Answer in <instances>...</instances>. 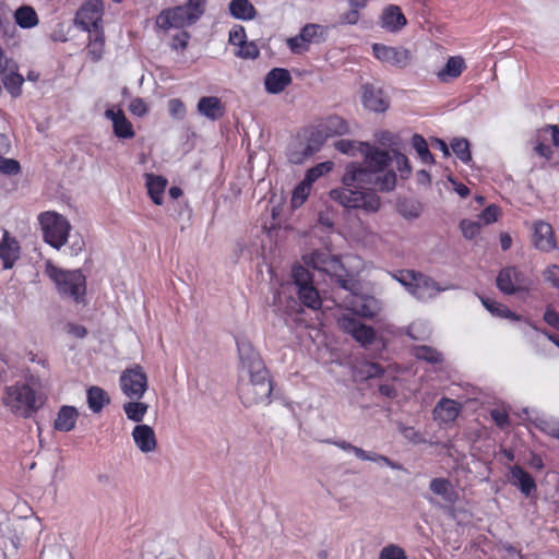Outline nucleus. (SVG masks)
Returning a JSON list of instances; mask_svg holds the SVG:
<instances>
[{"mask_svg":"<svg viewBox=\"0 0 559 559\" xmlns=\"http://www.w3.org/2000/svg\"><path fill=\"white\" fill-rule=\"evenodd\" d=\"M376 173L365 164L350 163L345 168L342 188L330 191V197L344 207L377 212L380 198L370 186H374Z\"/></svg>","mask_w":559,"mask_h":559,"instance_id":"nucleus-1","label":"nucleus"},{"mask_svg":"<svg viewBox=\"0 0 559 559\" xmlns=\"http://www.w3.org/2000/svg\"><path fill=\"white\" fill-rule=\"evenodd\" d=\"M304 262L314 271L328 275L332 283H335L345 290L353 292L355 282L348 278L347 271L335 255L324 250H314L304 255Z\"/></svg>","mask_w":559,"mask_h":559,"instance_id":"nucleus-2","label":"nucleus"},{"mask_svg":"<svg viewBox=\"0 0 559 559\" xmlns=\"http://www.w3.org/2000/svg\"><path fill=\"white\" fill-rule=\"evenodd\" d=\"M2 402L11 413L23 418L31 417L43 404L35 390L24 382L7 386Z\"/></svg>","mask_w":559,"mask_h":559,"instance_id":"nucleus-3","label":"nucleus"},{"mask_svg":"<svg viewBox=\"0 0 559 559\" xmlns=\"http://www.w3.org/2000/svg\"><path fill=\"white\" fill-rule=\"evenodd\" d=\"M205 0H188L186 4L163 10L156 16L162 29L183 28L194 24L204 13Z\"/></svg>","mask_w":559,"mask_h":559,"instance_id":"nucleus-4","label":"nucleus"},{"mask_svg":"<svg viewBox=\"0 0 559 559\" xmlns=\"http://www.w3.org/2000/svg\"><path fill=\"white\" fill-rule=\"evenodd\" d=\"M46 275L55 283L58 293L75 302H81L86 290V280L80 270L67 271L47 262Z\"/></svg>","mask_w":559,"mask_h":559,"instance_id":"nucleus-5","label":"nucleus"},{"mask_svg":"<svg viewBox=\"0 0 559 559\" xmlns=\"http://www.w3.org/2000/svg\"><path fill=\"white\" fill-rule=\"evenodd\" d=\"M392 277L401 283L415 298L423 301L431 299L450 288L441 287L431 277L412 270H401L392 274Z\"/></svg>","mask_w":559,"mask_h":559,"instance_id":"nucleus-6","label":"nucleus"},{"mask_svg":"<svg viewBox=\"0 0 559 559\" xmlns=\"http://www.w3.org/2000/svg\"><path fill=\"white\" fill-rule=\"evenodd\" d=\"M38 222L46 243L59 250L68 241L71 225L61 214L52 211L38 215Z\"/></svg>","mask_w":559,"mask_h":559,"instance_id":"nucleus-7","label":"nucleus"},{"mask_svg":"<svg viewBox=\"0 0 559 559\" xmlns=\"http://www.w3.org/2000/svg\"><path fill=\"white\" fill-rule=\"evenodd\" d=\"M248 382L240 389V397L246 406L269 403L273 391V384L267 369L257 373L248 374Z\"/></svg>","mask_w":559,"mask_h":559,"instance_id":"nucleus-8","label":"nucleus"},{"mask_svg":"<svg viewBox=\"0 0 559 559\" xmlns=\"http://www.w3.org/2000/svg\"><path fill=\"white\" fill-rule=\"evenodd\" d=\"M121 391L130 400H140L147 390V376L140 365L122 371L119 379Z\"/></svg>","mask_w":559,"mask_h":559,"instance_id":"nucleus-9","label":"nucleus"},{"mask_svg":"<svg viewBox=\"0 0 559 559\" xmlns=\"http://www.w3.org/2000/svg\"><path fill=\"white\" fill-rule=\"evenodd\" d=\"M498 289L506 295L527 292L531 285L528 277L515 266H506L497 275Z\"/></svg>","mask_w":559,"mask_h":559,"instance_id":"nucleus-10","label":"nucleus"},{"mask_svg":"<svg viewBox=\"0 0 559 559\" xmlns=\"http://www.w3.org/2000/svg\"><path fill=\"white\" fill-rule=\"evenodd\" d=\"M337 324L343 332L349 334L362 347H368L376 340L374 329L354 317L343 314L337 319Z\"/></svg>","mask_w":559,"mask_h":559,"instance_id":"nucleus-11","label":"nucleus"},{"mask_svg":"<svg viewBox=\"0 0 559 559\" xmlns=\"http://www.w3.org/2000/svg\"><path fill=\"white\" fill-rule=\"evenodd\" d=\"M104 4L102 0H87L78 11L75 22L84 31L92 33L103 31Z\"/></svg>","mask_w":559,"mask_h":559,"instance_id":"nucleus-12","label":"nucleus"},{"mask_svg":"<svg viewBox=\"0 0 559 559\" xmlns=\"http://www.w3.org/2000/svg\"><path fill=\"white\" fill-rule=\"evenodd\" d=\"M236 343L241 373L248 376L266 370L259 353L247 338L239 337L236 340Z\"/></svg>","mask_w":559,"mask_h":559,"instance_id":"nucleus-13","label":"nucleus"},{"mask_svg":"<svg viewBox=\"0 0 559 559\" xmlns=\"http://www.w3.org/2000/svg\"><path fill=\"white\" fill-rule=\"evenodd\" d=\"M372 51L378 60L396 68H405L411 62V52L403 47L373 44Z\"/></svg>","mask_w":559,"mask_h":559,"instance_id":"nucleus-14","label":"nucleus"},{"mask_svg":"<svg viewBox=\"0 0 559 559\" xmlns=\"http://www.w3.org/2000/svg\"><path fill=\"white\" fill-rule=\"evenodd\" d=\"M347 308L356 316L371 319L382 309L380 300L369 295H353L347 301Z\"/></svg>","mask_w":559,"mask_h":559,"instance_id":"nucleus-15","label":"nucleus"},{"mask_svg":"<svg viewBox=\"0 0 559 559\" xmlns=\"http://www.w3.org/2000/svg\"><path fill=\"white\" fill-rule=\"evenodd\" d=\"M360 152L364 154V163L376 174L383 173L390 163L392 157L388 151L380 150L368 143H360Z\"/></svg>","mask_w":559,"mask_h":559,"instance_id":"nucleus-16","label":"nucleus"},{"mask_svg":"<svg viewBox=\"0 0 559 559\" xmlns=\"http://www.w3.org/2000/svg\"><path fill=\"white\" fill-rule=\"evenodd\" d=\"M20 255L21 246L19 240L7 229H3L2 238L0 240V260L2 261L3 269H12L15 262L20 259Z\"/></svg>","mask_w":559,"mask_h":559,"instance_id":"nucleus-17","label":"nucleus"},{"mask_svg":"<svg viewBox=\"0 0 559 559\" xmlns=\"http://www.w3.org/2000/svg\"><path fill=\"white\" fill-rule=\"evenodd\" d=\"M533 245L543 252H550L556 248V239L552 226L544 221L533 224Z\"/></svg>","mask_w":559,"mask_h":559,"instance_id":"nucleus-18","label":"nucleus"},{"mask_svg":"<svg viewBox=\"0 0 559 559\" xmlns=\"http://www.w3.org/2000/svg\"><path fill=\"white\" fill-rule=\"evenodd\" d=\"M361 102L365 108L374 112H384L390 106L389 98L383 91L370 84L362 86Z\"/></svg>","mask_w":559,"mask_h":559,"instance_id":"nucleus-19","label":"nucleus"},{"mask_svg":"<svg viewBox=\"0 0 559 559\" xmlns=\"http://www.w3.org/2000/svg\"><path fill=\"white\" fill-rule=\"evenodd\" d=\"M328 442L340 448L343 451L353 452L356 455V457L361 461L381 462L393 469L401 468V466L397 463L391 461L389 457L374 452H367L364 449L353 445L352 443L345 440H329Z\"/></svg>","mask_w":559,"mask_h":559,"instance_id":"nucleus-20","label":"nucleus"},{"mask_svg":"<svg viewBox=\"0 0 559 559\" xmlns=\"http://www.w3.org/2000/svg\"><path fill=\"white\" fill-rule=\"evenodd\" d=\"M407 23L405 15L400 7L394 4L386 5L380 15V26L388 32L397 33Z\"/></svg>","mask_w":559,"mask_h":559,"instance_id":"nucleus-21","label":"nucleus"},{"mask_svg":"<svg viewBox=\"0 0 559 559\" xmlns=\"http://www.w3.org/2000/svg\"><path fill=\"white\" fill-rule=\"evenodd\" d=\"M132 438L136 448L142 453L154 452L157 448L156 435L154 429L148 425H136L132 430Z\"/></svg>","mask_w":559,"mask_h":559,"instance_id":"nucleus-22","label":"nucleus"},{"mask_svg":"<svg viewBox=\"0 0 559 559\" xmlns=\"http://www.w3.org/2000/svg\"><path fill=\"white\" fill-rule=\"evenodd\" d=\"M292 83L288 70L274 68L264 78V87L269 94H280Z\"/></svg>","mask_w":559,"mask_h":559,"instance_id":"nucleus-23","label":"nucleus"},{"mask_svg":"<svg viewBox=\"0 0 559 559\" xmlns=\"http://www.w3.org/2000/svg\"><path fill=\"white\" fill-rule=\"evenodd\" d=\"M105 117L112 122L114 134L120 139H132L134 130L132 123L127 119L121 109H106Z\"/></svg>","mask_w":559,"mask_h":559,"instance_id":"nucleus-24","label":"nucleus"},{"mask_svg":"<svg viewBox=\"0 0 559 559\" xmlns=\"http://www.w3.org/2000/svg\"><path fill=\"white\" fill-rule=\"evenodd\" d=\"M198 112L211 121H216L225 115V105L216 96H203L197 104Z\"/></svg>","mask_w":559,"mask_h":559,"instance_id":"nucleus-25","label":"nucleus"},{"mask_svg":"<svg viewBox=\"0 0 559 559\" xmlns=\"http://www.w3.org/2000/svg\"><path fill=\"white\" fill-rule=\"evenodd\" d=\"M461 412V405L454 400L442 397L433 408V418L443 424L453 423Z\"/></svg>","mask_w":559,"mask_h":559,"instance_id":"nucleus-26","label":"nucleus"},{"mask_svg":"<svg viewBox=\"0 0 559 559\" xmlns=\"http://www.w3.org/2000/svg\"><path fill=\"white\" fill-rule=\"evenodd\" d=\"M510 483L518 487L525 497H530L536 491L534 478L519 465L510 468Z\"/></svg>","mask_w":559,"mask_h":559,"instance_id":"nucleus-27","label":"nucleus"},{"mask_svg":"<svg viewBox=\"0 0 559 559\" xmlns=\"http://www.w3.org/2000/svg\"><path fill=\"white\" fill-rule=\"evenodd\" d=\"M466 69V63L463 57H450L442 70L437 73L439 81L447 83L451 80L459 78Z\"/></svg>","mask_w":559,"mask_h":559,"instance_id":"nucleus-28","label":"nucleus"},{"mask_svg":"<svg viewBox=\"0 0 559 559\" xmlns=\"http://www.w3.org/2000/svg\"><path fill=\"white\" fill-rule=\"evenodd\" d=\"M79 413L75 407L62 406L55 419L53 427L58 431L69 432L75 427Z\"/></svg>","mask_w":559,"mask_h":559,"instance_id":"nucleus-29","label":"nucleus"},{"mask_svg":"<svg viewBox=\"0 0 559 559\" xmlns=\"http://www.w3.org/2000/svg\"><path fill=\"white\" fill-rule=\"evenodd\" d=\"M312 155H314V153L310 148L309 144H307L302 135H298V138L292 143L288 150V160L295 165L302 164Z\"/></svg>","mask_w":559,"mask_h":559,"instance_id":"nucleus-30","label":"nucleus"},{"mask_svg":"<svg viewBox=\"0 0 559 559\" xmlns=\"http://www.w3.org/2000/svg\"><path fill=\"white\" fill-rule=\"evenodd\" d=\"M318 128L326 138L343 135L348 132V126L346 121L338 116H331L321 122Z\"/></svg>","mask_w":559,"mask_h":559,"instance_id":"nucleus-31","label":"nucleus"},{"mask_svg":"<svg viewBox=\"0 0 559 559\" xmlns=\"http://www.w3.org/2000/svg\"><path fill=\"white\" fill-rule=\"evenodd\" d=\"M429 489L437 496H440L445 502L454 503L457 495L453 489L451 481L447 478L438 477L430 480Z\"/></svg>","mask_w":559,"mask_h":559,"instance_id":"nucleus-32","label":"nucleus"},{"mask_svg":"<svg viewBox=\"0 0 559 559\" xmlns=\"http://www.w3.org/2000/svg\"><path fill=\"white\" fill-rule=\"evenodd\" d=\"M229 13L233 17L242 21H251L257 15V10L249 0H231Z\"/></svg>","mask_w":559,"mask_h":559,"instance_id":"nucleus-33","label":"nucleus"},{"mask_svg":"<svg viewBox=\"0 0 559 559\" xmlns=\"http://www.w3.org/2000/svg\"><path fill=\"white\" fill-rule=\"evenodd\" d=\"M145 177L147 192L151 199L155 204L160 205L163 203V194L167 186V180L162 176L151 174H147Z\"/></svg>","mask_w":559,"mask_h":559,"instance_id":"nucleus-34","label":"nucleus"},{"mask_svg":"<svg viewBox=\"0 0 559 559\" xmlns=\"http://www.w3.org/2000/svg\"><path fill=\"white\" fill-rule=\"evenodd\" d=\"M105 47L104 31L90 33V41L86 46V53L93 62L102 59Z\"/></svg>","mask_w":559,"mask_h":559,"instance_id":"nucleus-35","label":"nucleus"},{"mask_svg":"<svg viewBox=\"0 0 559 559\" xmlns=\"http://www.w3.org/2000/svg\"><path fill=\"white\" fill-rule=\"evenodd\" d=\"M484 307L492 314L499 318H506L514 321L521 320V317L511 311L507 306L489 298L480 297Z\"/></svg>","mask_w":559,"mask_h":559,"instance_id":"nucleus-36","label":"nucleus"},{"mask_svg":"<svg viewBox=\"0 0 559 559\" xmlns=\"http://www.w3.org/2000/svg\"><path fill=\"white\" fill-rule=\"evenodd\" d=\"M14 17L16 24L22 28H32L39 22L36 11L29 5L20 7L15 11Z\"/></svg>","mask_w":559,"mask_h":559,"instance_id":"nucleus-37","label":"nucleus"},{"mask_svg":"<svg viewBox=\"0 0 559 559\" xmlns=\"http://www.w3.org/2000/svg\"><path fill=\"white\" fill-rule=\"evenodd\" d=\"M87 403L94 413H98L109 403V397L102 388L92 386L87 390Z\"/></svg>","mask_w":559,"mask_h":559,"instance_id":"nucleus-38","label":"nucleus"},{"mask_svg":"<svg viewBox=\"0 0 559 559\" xmlns=\"http://www.w3.org/2000/svg\"><path fill=\"white\" fill-rule=\"evenodd\" d=\"M148 405L139 400H134L123 404V412L128 419L134 423H141L146 415Z\"/></svg>","mask_w":559,"mask_h":559,"instance_id":"nucleus-39","label":"nucleus"},{"mask_svg":"<svg viewBox=\"0 0 559 559\" xmlns=\"http://www.w3.org/2000/svg\"><path fill=\"white\" fill-rule=\"evenodd\" d=\"M298 296L300 301L308 308L318 309L321 306V298L313 285L299 288Z\"/></svg>","mask_w":559,"mask_h":559,"instance_id":"nucleus-40","label":"nucleus"},{"mask_svg":"<svg viewBox=\"0 0 559 559\" xmlns=\"http://www.w3.org/2000/svg\"><path fill=\"white\" fill-rule=\"evenodd\" d=\"M413 355L419 359L425 360L429 364H440L443 360L442 354L436 348L420 345L413 348Z\"/></svg>","mask_w":559,"mask_h":559,"instance_id":"nucleus-41","label":"nucleus"},{"mask_svg":"<svg viewBox=\"0 0 559 559\" xmlns=\"http://www.w3.org/2000/svg\"><path fill=\"white\" fill-rule=\"evenodd\" d=\"M5 90L11 94L12 97H19L22 93V85L24 78L17 72L7 73L2 79Z\"/></svg>","mask_w":559,"mask_h":559,"instance_id":"nucleus-42","label":"nucleus"},{"mask_svg":"<svg viewBox=\"0 0 559 559\" xmlns=\"http://www.w3.org/2000/svg\"><path fill=\"white\" fill-rule=\"evenodd\" d=\"M308 43H320L324 39V27L319 24H306L299 33Z\"/></svg>","mask_w":559,"mask_h":559,"instance_id":"nucleus-43","label":"nucleus"},{"mask_svg":"<svg viewBox=\"0 0 559 559\" xmlns=\"http://www.w3.org/2000/svg\"><path fill=\"white\" fill-rule=\"evenodd\" d=\"M302 138L306 140L307 144H309L314 154L320 151L321 146L326 141V138L318 127L306 131L302 134Z\"/></svg>","mask_w":559,"mask_h":559,"instance_id":"nucleus-44","label":"nucleus"},{"mask_svg":"<svg viewBox=\"0 0 559 559\" xmlns=\"http://www.w3.org/2000/svg\"><path fill=\"white\" fill-rule=\"evenodd\" d=\"M412 145L424 163H433V156L428 148L426 140L421 135L414 134L412 138Z\"/></svg>","mask_w":559,"mask_h":559,"instance_id":"nucleus-45","label":"nucleus"},{"mask_svg":"<svg viewBox=\"0 0 559 559\" xmlns=\"http://www.w3.org/2000/svg\"><path fill=\"white\" fill-rule=\"evenodd\" d=\"M333 166H334L333 162H330V160L319 163L316 166H313L307 170L304 179L312 185L320 177L330 173L333 169Z\"/></svg>","mask_w":559,"mask_h":559,"instance_id":"nucleus-46","label":"nucleus"},{"mask_svg":"<svg viewBox=\"0 0 559 559\" xmlns=\"http://www.w3.org/2000/svg\"><path fill=\"white\" fill-rule=\"evenodd\" d=\"M451 148L463 163L467 164L472 160L469 143L466 139H454L451 142Z\"/></svg>","mask_w":559,"mask_h":559,"instance_id":"nucleus-47","label":"nucleus"},{"mask_svg":"<svg viewBox=\"0 0 559 559\" xmlns=\"http://www.w3.org/2000/svg\"><path fill=\"white\" fill-rule=\"evenodd\" d=\"M374 186L382 191H392L396 186V175L388 170L383 175L376 174Z\"/></svg>","mask_w":559,"mask_h":559,"instance_id":"nucleus-48","label":"nucleus"},{"mask_svg":"<svg viewBox=\"0 0 559 559\" xmlns=\"http://www.w3.org/2000/svg\"><path fill=\"white\" fill-rule=\"evenodd\" d=\"M312 185L307 180H302L294 190L292 203L294 206H300L308 198Z\"/></svg>","mask_w":559,"mask_h":559,"instance_id":"nucleus-49","label":"nucleus"},{"mask_svg":"<svg viewBox=\"0 0 559 559\" xmlns=\"http://www.w3.org/2000/svg\"><path fill=\"white\" fill-rule=\"evenodd\" d=\"M293 278L298 289L301 288L302 286L312 285V275L310 274L308 269L301 265L294 266Z\"/></svg>","mask_w":559,"mask_h":559,"instance_id":"nucleus-50","label":"nucleus"},{"mask_svg":"<svg viewBox=\"0 0 559 559\" xmlns=\"http://www.w3.org/2000/svg\"><path fill=\"white\" fill-rule=\"evenodd\" d=\"M379 559H407V556L402 547L395 544H390L380 550Z\"/></svg>","mask_w":559,"mask_h":559,"instance_id":"nucleus-51","label":"nucleus"},{"mask_svg":"<svg viewBox=\"0 0 559 559\" xmlns=\"http://www.w3.org/2000/svg\"><path fill=\"white\" fill-rule=\"evenodd\" d=\"M235 53L237 57L242 59H257L260 55L258 46L253 41H245Z\"/></svg>","mask_w":559,"mask_h":559,"instance_id":"nucleus-52","label":"nucleus"},{"mask_svg":"<svg viewBox=\"0 0 559 559\" xmlns=\"http://www.w3.org/2000/svg\"><path fill=\"white\" fill-rule=\"evenodd\" d=\"M392 162L395 163L397 170L402 178H407L411 174V165L408 158L396 151L393 152Z\"/></svg>","mask_w":559,"mask_h":559,"instance_id":"nucleus-53","label":"nucleus"},{"mask_svg":"<svg viewBox=\"0 0 559 559\" xmlns=\"http://www.w3.org/2000/svg\"><path fill=\"white\" fill-rule=\"evenodd\" d=\"M460 228L462 230L463 236L466 239H473L476 237L480 230V223L474 222L469 219H463L460 223Z\"/></svg>","mask_w":559,"mask_h":559,"instance_id":"nucleus-54","label":"nucleus"},{"mask_svg":"<svg viewBox=\"0 0 559 559\" xmlns=\"http://www.w3.org/2000/svg\"><path fill=\"white\" fill-rule=\"evenodd\" d=\"M400 213L406 218H417L420 215V205L416 202H402L399 207Z\"/></svg>","mask_w":559,"mask_h":559,"instance_id":"nucleus-55","label":"nucleus"},{"mask_svg":"<svg viewBox=\"0 0 559 559\" xmlns=\"http://www.w3.org/2000/svg\"><path fill=\"white\" fill-rule=\"evenodd\" d=\"M286 44L294 53H302L309 49L308 43L300 34L295 37L287 38Z\"/></svg>","mask_w":559,"mask_h":559,"instance_id":"nucleus-56","label":"nucleus"},{"mask_svg":"<svg viewBox=\"0 0 559 559\" xmlns=\"http://www.w3.org/2000/svg\"><path fill=\"white\" fill-rule=\"evenodd\" d=\"M399 430L406 440L414 444L423 443L425 441L423 436L413 427L404 426L401 424L399 426Z\"/></svg>","mask_w":559,"mask_h":559,"instance_id":"nucleus-57","label":"nucleus"},{"mask_svg":"<svg viewBox=\"0 0 559 559\" xmlns=\"http://www.w3.org/2000/svg\"><path fill=\"white\" fill-rule=\"evenodd\" d=\"M20 164L15 159L5 158L0 155V171L7 175H16L20 171Z\"/></svg>","mask_w":559,"mask_h":559,"instance_id":"nucleus-58","label":"nucleus"},{"mask_svg":"<svg viewBox=\"0 0 559 559\" xmlns=\"http://www.w3.org/2000/svg\"><path fill=\"white\" fill-rule=\"evenodd\" d=\"M500 214V209L495 205H488L479 215V219L484 224H491L498 219V216Z\"/></svg>","mask_w":559,"mask_h":559,"instance_id":"nucleus-59","label":"nucleus"},{"mask_svg":"<svg viewBox=\"0 0 559 559\" xmlns=\"http://www.w3.org/2000/svg\"><path fill=\"white\" fill-rule=\"evenodd\" d=\"M168 110L174 118L181 119L186 115V106L179 98H173L168 102Z\"/></svg>","mask_w":559,"mask_h":559,"instance_id":"nucleus-60","label":"nucleus"},{"mask_svg":"<svg viewBox=\"0 0 559 559\" xmlns=\"http://www.w3.org/2000/svg\"><path fill=\"white\" fill-rule=\"evenodd\" d=\"M189 39H190L189 33L181 32L173 37L170 47L174 50L183 51L188 46Z\"/></svg>","mask_w":559,"mask_h":559,"instance_id":"nucleus-61","label":"nucleus"},{"mask_svg":"<svg viewBox=\"0 0 559 559\" xmlns=\"http://www.w3.org/2000/svg\"><path fill=\"white\" fill-rule=\"evenodd\" d=\"M129 110L138 117H143L147 112V105L142 98L138 97L131 100Z\"/></svg>","mask_w":559,"mask_h":559,"instance_id":"nucleus-62","label":"nucleus"},{"mask_svg":"<svg viewBox=\"0 0 559 559\" xmlns=\"http://www.w3.org/2000/svg\"><path fill=\"white\" fill-rule=\"evenodd\" d=\"M490 417L500 428L509 425V415L506 411L495 408L490 412Z\"/></svg>","mask_w":559,"mask_h":559,"instance_id":"nucleus-63","label":"nucleus"},{"mask_svg":"<svg viewBox=\"0 0 559 559\" xmlns=\"http://www.w3.org/2000/svg\"><path fill=\"white\" fill-rule=\"evenodd\" d=\"M246 40V33L242 26L234 27L229 32V43L234 46H240Z\"/></svg>","mask_w":559,"mask_h":559,"instance_id":"nucleus-64","label":"nucleus"}]
</instances>
